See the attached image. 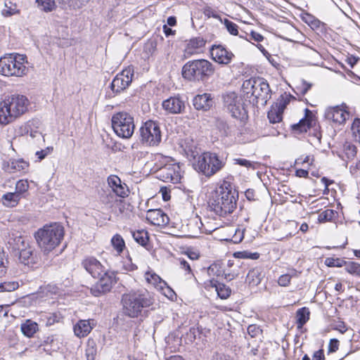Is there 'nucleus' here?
<instances>
[{
	"label": "nucleus",
	"mask_w": 360,
	"mask_h": 360,
	"mask_svg": "<svg viewBox=\"0 0 360 360\" xmlns=\"http://www.w3.org/2000/svg\"><path fill=\"white\" fill-rule=\"evenodd\" d=\"M20 195L15 192L7 193L2 196V202L6 207H13L16 206L20 200Z\"/></svg>",
	"instance_id": "nucleus-30"
},
{
	"label": "nucleus",
	"mask_w": 360,
	"mask_h": 360,
	"mask_svg": "<svg viewBox=\"0 0 360 360\" xmlns=\"http://www.w3.org/2000/svg\"><path fill=\"white\" fill-rule=\"evenodd\" d=\"M212 104V97L210 94H198L193 99V105L197 110L207 111Z\"/></svg>",
	"instance_id": "nucleus-22"
},
{
	"label": "nucleus",
	"mask_w": 360,
	"mask_h": 360,
	"mask_svg": "<svg viewBox=\"0 0 360 360\" xmlns=\"http://www.w3.org/2000/svg\"><path fill=\"white\" fill-rule=\"evenodd\" d=\"M157 178L172 184H178L181 181L180 167L176 164H165L155 170Z\"/></svg>",
	"instance_id": "nucleus-11"
},
{
	"label": "nucleus",
	"mask_w": 360,
	"mask_h": 360,
	"mask_svg": "<svg viewBox=\"0 0 360 360\" xmlns=\"http://www.w3.org/2000/svg\"><path fill=\"white\" fill-rule=\"evenodd\" d=\"M88 0H69L68 6L73 9L82 7Z\"/></svg>",
	"instance_id": "nucleus-52"
},
{
	"label": "nucleus",
	"mask_w": 360,
	"mask_h": 360,
	"mask_svg": "<svg viewBox=\"0 0 360 360\" xmlns=\"http://www.w3.org/2000/svg\"><path fill=\"white\" fill-rule=\"evenodd\" d=\"M37 6L44 12H51L56 9V4L55 0H36Z\"/></svg>",
	"instance_id": "nucleus-34"
},
{
	"label": "nucleus",
	"mask_w": 360,
	"mask_h": 360,
	"mask_svg": "<svg viewBox=\"0 0 360 360\" xmlns=\"http://www.w3.org/2000/svg\"><path fill=\"white\" fill-rule=\"evenodd\" d=\"M132 236L135 241L142 246H146L148 241V233L145 230H139L131 232Z\"/></svg>",
	"instance_id": "nucleus-33"
},
{
	"label": "nucleus",
	"mask_w": 360,
	"mask_h": 360,
	"mask_svg": "<svg viewBox=\"0 0 360 360\" xmlns=\"http://www.w3.org/2000/svg\"><path fill=\"white\" fill-rule=\"evenodd\" d=\"M210 53L212 59L215 62L223 65L230 63L233 57V54L221 45H213L210 49Z\"/></svg>",
	"instance_id": "nucleus-15"
},
{
	"label": "nucleus",
	"mask_w": 360,
	"mask_h": 360,
	"mask_svg": "<svg viewBox=\"0 0 360 360\" xmlns=\"http://www.w3.org/2000/svg\"><path fill=\"white\" fill-rule=\"evenodd\" d=\"M214 72L212 63L205 59L189 60L182 68V76L189 81L205 82Z\"/></svg>",
	"instance_id": "nucleus-5"
},
{
	"label": "nucleus",
	"mask_w": 360,
	"mask_h": 360,
	"mask_svg": "<svg viewBox=\"0 0 360 360\" xmlns=\"http://www.w3.org/2000/svg\"><path fill=\"white\" fill-rule=\"evenodd\" d=\"M212 360H230L229 358L226 356L225 354H220V353H215L212 357Z\"/></svg>",
	"instance_id": "nucleus-64"
},
{
	"label": "nucleus",
	"mask_w": 360,
	"mask_h": 360,
	"mask_svg": "<svg viewBox=\"0 0 360 360\" xmlns=\"http://www.w3.org/2000/svg\"><path fill=\"white\" fill-rule=\"evenodd\" d=\"M108 183L116 195L123 198L128 196L129 188L124 183H122L117 176H109Z\"/></svg>",
	"instance_id": "nucleus-18"
},
{
	"label": "nucleus",
	"mask_w": 360,
	"mask_h": 360,
	"mask_svg": "<svg viewBox=\"0 0 360 360\" xmlns=\"http://www.w3.org/2000/svg\"><path fill=\"white\" fill-rule=\"evenodd\" d=\"M203 13L208 18H214L216 19H219L222 22V19L220 17V15L217 14L211 7H205L203 10Z\"/></svg>",
	"instance_id": "nucleus-50"
},
{
	"label": "nucleus",
	"mask_w": 360,
	"mask_h": 360,
	"mask_svg": "<svg viewBox=\"0 0 360 360\" xmlns=\"http://www.w3.org/2000/svg\"><path fill=\"white\" fill-rule=\"evenodd\" d=\"M353 135H360V118H356L352 125Z\"/></svg>",
	"instance_id": "nucleus-56"
},
{
	"label": "nucleus",
	"mask_w": 360,
	"mask_h": 360,
	"mask_svg": "<svg viewBox=\"0 0 360 360\" xmlns=\"http://www.w3.org/2000/svg\"><path fill=\"white\" fill-rule=\"evenodd\" d=\"M310 311L307 307H302L296 312L297 326L302 328L309 319Z\"/></svg>",
	"instance_id": "nucleus-29"
},
{
	"label": "nucleus",
	"mask_w": 360,
	"mask_h": 360,
	"mask_svg": "<svg viewBox=\"0 0 360 360\" xmlns=\"http://www.w3.org/2000/svg\"><path fill=\"white\" fill-rule=\"evenodd\" d=\"M8 258L4 248H0V277L6 274L8 268Z\"/></svg>",
	"instance_id": "nucleus-41"
},
{
	"label": "nucleus",
	"mask_w": 360,
	"mask_h": 360,
	"mask_svg": "<svg viewBox=\"0 0 360 360\" xmlns=\"http://www.w3.org/2000/svg\"><path fill=\"white\" fill-rule=\"evenodd\" d=\"M335 214H337V212L335 210L327 209L319 214L318 220L320 223L330 221L335 217Z\"/></svg>",
	"instance_id": "nucleus-39"
},
{
	"label": "nucleus",
	"mask_w": 360,
	"mask_h": 360,
	"mask_svg": "<svg viewBox=\"0 0 360 360\" xmlns=\"http://www.w3.org/2000/svg\"><path fill=\"white\" fill-rule=\"evenodd\" d=\"M349 116V112L339 106L328 108L325 112L326 120L338 124L344 123Z\"/></svg>",
	"instance_id": "nucleus-17"
},
{
	"label": "nucleus",
	"mask_w": 360,
	"mask_h": 360,
	"mask_svg": "<svg viewBox=\"0 0 360 360\" xmlns=\"http://www.w3.org/2000/svg\"><path fill=\"white\" fill-rule=\"evenodd\" d=\"M64 227L58 222L46 224L34 233L35 239L40 248L49 252L60 243L64 237Z\"/></svg>",
	"instance_id": "nucleus-3"
},
{
	"label": "nucleus",
	"mask_w": 360,
	"mask_h": 360,
	"mask_svg": "<svg viewBox=\"0 0 360 360\" xmlns=\"http://www.w3.org/2000/svg\"><path fill=\"white\" fill-rule=\"evenodd\" d=\"M206 41L202 37H195L191 39L188 43V46L193 49H199L205 45Z\"/></svg>",
	"instance_id": "nucleus-48"
},
{
	"label": "nucleus",
	"mask_w": 360,
	"mask_h": 360,
	"mask_svg": "<svg viewBox=\"0 0 360 360\" xmlns=\"http://www.w3.org/2000/svg\"><path fill=\"white\" fill-rule=\"evenodd\" d=\"M248 332L252 337H255L259 332V328L256 325H250L248 328Z\"/></svg>",
	"instance_id": "nucleus-62"
},
{
	"label": "nucleus",
	"mask_w": 360,
	"mask_h": 360,
	"mask_svg": "<svg viewBox=\"0 0 360 360\" xmlns=\"http://www.w3.org/2000/svg\"><path fill=\"white\" fill-rule=\"evenodd\" d=\"M153 301L152 295L146 289L131 290L122 297L124 314L131 318L138 317L142 309L149 307Z\"/></svg>",
	"instance_id": "nucleus-2"
},
{
	"label": "nucleus",
	"mask_w": 360,
	"mask_h": 360,
	"mask_svg": "<svg viewBox=\"0 0 360 360\" xmlns=\"http://www.w3.org/2000/svg\"><path fill=\"white\" fill-rule=\"evenodd\" d=\"M180 267L182 269H184L187 274H192V269L191 268L190 264L186 261L184 259H179Z\"/></svg>",
	"instance_id": "nucleus-57"
},
{
	"label": "nucleus",
	"mask_w": 360,
	"mask_h": 360,
	"mask_svg": "<svg viewBox=\"0 0 360 360\" xmlns=\"http://www.w3.org/2000/svg\"><path fill=\"white\" fill-rule=\"evenodd\" d=\"M292 98H293V96L290 94H285L284 95H281L274 106L283 112L285 108L289 104Z\"/></svg>",
	"instance_id": "nucleus-37"
},
{
	"label": "nucleus",
	"mask_w": 360,
	"mask_h": 360,
	"mask_svg": "<svg viewBox=\"0 0 360 360\" xmlns=\"http://www.w3.org/2000/svg\"><path fill=\"white\" fill-rule=\"evenodd\" d=\"M245 34L249 37L248 39L246 38L248 41L254 40L255 41L260 42L264 39V37L255 31H251L250 34H248L247 33H245Z\"/></svg>",
	"instance_id": "nucleus-53"
},
{
	"label": "nucleus",
	"mask_w": 360,
	"mask_h": 360,
	"mask_svg": "<svg viewBox=\"0 0 360 360\" xmlns=\"http://www.w3.org/2000/svg\"><path fill=\"white\" fill-rule=\"evenodd\" d=\"M20 328L23 335L30 338L38 330V325L36 322L28 319L21 324Z\"/></svg>",
	"instance_id": "nucleus-28"
},
{
	"label": "nucleus",
	"mask_w": 360,
	"mask_h": 360,
	"mask_svg": "<svg viewBox=\"0 0 360 360\" xmlns=\"http://www.w3.org/2000/svg\"><path fill=\"white\" fill-rule=\"evenodd\" d=\"M243 238V231H240V229H237L236 233L233 237V241L235 243H240Z\"/></svg>",
	"instance_id": "nucleus-61"
},
{
	"label": "nucleus",
	"mask_w": 360,
	"mask_h": 360,
	"mask_svg": "<svg viewBox=\"0 0 360 360\" xmlns=\"http://www.w3.org/2000/svg\"><path fill=\"white\" fill-rule=\"evenodd\" d=\"M215 127L217 129L216 133H219L221 134H228L231 131L229 130V127L227 125L226 122L221 119H217L215 120Z\"/></svg>",
	"instance_id": "nucleus-42"
},
{
	"label": "nucleus",
	"mask_w": 360,
	"mask_h": 360,
	"mask_svg": "<svg viewBox=\"0 0 360 360\" xmlns=\"http://www.w3.org/2000/svg\"><path fill=\"white\" fill-rule=\"evenodd\" d=\"M59 316L56 314H50L49 317H47L46 325L51 326L53 325L56 322H58Z\"/></svg>",
	"instance_id": "nucleus-63"
},
{
	"label": "nucleus",
	"mask_w": 360,
	"mask_h": 360,
	"mask_svg": "<svg viewBox=\"0 0 360 360\" xmlns=\"http://www.w3.org/2000/svg\"><path fill=\"white\" fill-rule=\"evenodd\" d=\"M224 22L227 31L232 35L236 36L238 35V26L233 22L229 20L227 18H225Z\"/></svg>",
	"instance_id": "nucleus-44"
},
{
	"label": "nucleus",
	"mask_w": 360,
	"mask_h": 360,
	"mask_svg": "<svg viewBox=\"0 0 360 360\" xmlns=\"http://www.w3.org/2000/svg\"><path fill=\"white\" fill-rule=\"evenodd\" d=\"M346 271L352 274L360 276V264L354 262L346 263Z\"/></svg>",
	"instance_id": "nucleus-46"
},
{
	"label": "nucleus",
	"mask_w": 360,
	"mask_h": 360,
	"mask_svg": "<svg viewBox=\"0 0 360 360\" xmlns=\"http://www.w3.org/2000/svg\"><path fill=\"white\" fill-rule=\"evenodd\" d=\"M339 341L336 339H332L330 341L328 351L329 352H335L338 349Z\"/></svg>",
	"instance_id": "nucleus-59"
},
{
	"label": "nucleus",
	"mask_w": 360,
	"mask_h": 360,
	"mask_svg": "<svg viewBox=\"0 0 360 360\" xmlns=\"http://www.w3.org/2000/svg\"><path fill=\"white\" fill-rule=\"evenodd\" d=\"M242 88L245 94L253 97V103L265 105L271 98V89L266 79L262 77H252L243 82Z\"/></svg>",
	"instance_id": "nucleus-6"
},
{
	"label": "nucleus",
	"mask_w": 360,
	"mask_h": 360,
	"mask_svg": "<svg viewBox=\"0 0 360 360\" xmlns=\"http://www.w3.org/2000/svg\"><path fill=\"white\" fill-rule=\"evenodd\" d=\"M234 161L236 164L246 167H250L252 165V162L246 159L237 158L234 159Z\"/></svg>",
	"instance_id": "nucleus-60"
},
{
	"label": "nucleus",
	"mask_w": 360,
	"mask_h": 360,
	"mask_svg": "<svg viewBox=\"0 0 360 360\" xmlns=\"http://www.w3.org/2000/svg\"><path fill=\"white\" fill-rule=\"evenodd\" d=\"M179 145L190 161L195 160L200 153L197 141H194L192 136H184L181 139Z\"/></svg>",
	"instance_id": "nucleus-14"
},
{
	"label": "nucleus",
	"mask_w": 360,
	"mask_h": 360,
	"mask_svg": "<svg viewBox=\"0 0 360 360\" xmlns=\"http://www.w3.org/2000/svg\"><path fill=\"white\" fill-rule=\"evenodd\" d=\"M209 275H213L219 276L222 274V271L220 270L219 265L217 264H211L207 269Z\"/></svg>",
	"instance_id": "nucleus-51"
},
{
	"label": "nucleus",
	"mask_w": 360,
	"mask_h": 360,
	"mask_svg": "<svg viewBox=\"0 0 360 360\" xmlns=\"http://www.w3.org/2000/svg\"><path fill=\"white\" fill-rule=\"evenodd\" d=\"M26 56L20 54H6L0 58V74L6 76L20 77L25 74V60Z\"/></svg>",
	"instance_id": "nucleus-7"
},
{
	"label": "nucleus",
	"mask_w": 360,
	"mask_h": 360,
	"mask_svg": "<svg viewBox=\"0 0 360 360\" xmlns=\"http://www.w3.org/2000/svg\"><path fill=\"white\" fill-rule=\"evenodd\" d=\"M94 323L90 320H80L74 326V333L77 337H85L93 329Z\"/></svg>",
	"instance_id": "nucleus-25"
},
{
	"label": "nucleus",
	"mask_w": 360,
	"mask_h": 360,
	"mask_svg": "<svg viewBox=\"0 0 360 360\" xmlns=\"http://www.w3.org/2000/svg\"><path fill=\"white\" fill-rule=\"evenodd\" d=\"M112 128L116 135H133L134 118L127 112H118L112 117Z\"/></svg>",
	"instance_id": "nucleus-9"
},
{
	"label": "nucleus",
	"mask_w": 360,
	"mask_h": 360,
	"mask_svg": "<svg viewBox=\"0 0 360 360\" xmlns=\"http://www.w3.org/2000/svg\"><path fill=\"white\" fill-rule=\"evenodd\" d=\"M311 84L308 83L305 80H302L300 86L297 88L300 91L301 94L304 95L311 89Z\"/></svg>",
	"instance_id": "nucleus-55"
},
{
	"label": "nucleus",
	"mask_w": 360,
	"mask_h": 360,
	"mask_svg": "<svg viewBox=\"0 0 360 360\" xmlns=\"http://www.w3.org/2000/svg\"><path fill=\"white\" fill-rule=\"evenodd\" d=\"M20 11L17 8V6L11 1L5 2V8L2 11V15L6 17L11 16L14 14L19 13Z\"/></svg>",
	"instance_id": "nucleus-40"
},
{
	"label": "nucleus",
	"mask_w": 360,
	"mask_h": 360,
	"mask_svg": "<svg viewBox=\"0 0 360 360\" xmlns=\"http://www.w3.org/2000/svg\"><path fill=\"white\" fill-rule=\"evenodd\" d=\"M225 164V160L217 153L205 152L198 155V162L194 164V167L196 170L210 177L220 171Z\"/></svg>",
	"instance_id": "nucleus-8"
},
{
	"label": "nucleus",
	"mask_w": 360,
	"mask_h": 360,
	"mask_svg": "<svg viewBox=\"0 0 360 360\" xmlns=\"http://www.w3.org/2000/svg\"><path fill=\"white\" fill-rule=\"evenodd\" d=\"M292 278V275H290V274H283L278 278V283L281 286L286 287L290 284Z\"/></svg>",
	"instance_id": "nucleus-49"
},
{
	"label": "nucleus",
	"mask_w": 360,
	"mask_h": 360,
	"mask_svg": "<svg viewBox=\"0 0 360 360\" xmlns=\"http://www.w3.org/2000/svg\"><path fill=\"white\" fill-rule=\"evenodd\" d=\"M162 108L169 113L178 114L184 110L185 104L179 97H170L162 102Z\"/></svg>",
	"instance_id": "nucleus-21"
},
{
	"label": "nucleus",
	"mask_w": 360,
	"mask_h": 360,
	"mask_svg": "<svg viewBox=\"0 0 360 360\" xmlns=\"http://www.w3.org/2000/svg\"><path fill=\"white\" fill-rule=\"evenodd\" d=\"M29 163L23 159L10 160L3 165L4 169L10 173L15 172H25L28 169Z\"/></svg>",
	"instance_id": "nucleus-23"
},
{
	"label": "nucleus",
	"mask_w": 360,
	"mask_h": 360,
	"mask_svg": "<svg viewBox=\"0 0 360 360\" xmlns=\"http://www.w3.org/2000/svg\"><path fill=\"white\" fill-rule=\"evenodd\" d=\"M99 280L91 288V293L95 297L101 296L110 292L112 285L116 283V276L114 271H105L98 277Z\"/></svg>",
	"instance_id": "nucleus-10"
},
{
	"label": "nucleus",
	"mask_w": 360,
	"mask_h": 360,
	"mask_svg": "<svg viewBox=\"0 0 360 360\" xmlns=\"http://www.w3.org/2000/svg\"><path fill=\"white\" fill-rule=\"evenodd\" d=\"M238 198V191L232 187L229 182L224 181L212 193L208 201V207L217 215L224 217L236 210Z\"/></svg>",
	"instance_id": "nucleus-1"
},
{
	"label": "nucleus",
	"mask_w": 360,
	"mask_h": 360,
	"mask_svg": "<svg viewBox=\"0 0 360 360\" xmlns=\"http://www.w3.org/2000/svg\"><path fill=\"white\" fill-rule=\"evenodd\" d=\"M26 240H27V238H25L21 236L15 237L14 238H13V243H12V244L13 245V248L15 250L18 247L20 246L21 244L22 243H24Z\"/></svg>",
	"instance_id": "nucleus-58"
},
{
	"label": "nucleus",
	"mask_w": 360,
	"mask_h": 360,
	"mask_svg": "<svg viewBox=\"0 0 360 360\" xmlns=\"http://www.w3.org/2000/svg\"><path fill=\"white\" fill-rule=\"evenodd\" d=\"M263 277L262 271L259 268H254L249 271L246 281L250 285L256 286L261 283Z\"/></svg>",
	"instance_id": "nucleus-27"
},
{
	"label": "nucleus",
	"mask_w": 360,
	"mask_h": 360,
	"mask_svg": "<svg viewBox=\"0 0 360 360\" xmlns=\"http://www.w3.org/2000/svg\"><path fill=\"white\" fill-rule=\"evenodd\" d=\"M198 333V329L194 327H192L186 333V338L188 340V342H193L195 340L196 335Z\"/></svg>",
	"instance_id": "nucleus-54"
},
{
	"label": "nucleus",
	"mask_w": 360,
	"mask_h": 360,
	"mask_svg": "<svg viewBox=\"0 0 360 360\" xmlns=\"http://www.w3.org/2000/svg\"><path fill=\"white\" fill-rule=\"evenodd\" d=\"M44 126L40 120H29L20 127V135H35L39 134L42 135Z\"/></svg>",
	"instance_id": "nucleus-19"
},
{
	"label": "nucleus",
	"mask_w": 360,
	"mask_h": 360,
	"mask_svg": "<svg viewBox=\"0 0 360 360\" xmlns=\"http://www.w3.org/2000/svg\"><path fill=\"white\" fill-rule=\"evenodd\" d=\"M134 69L131 67L123 70L112 79L110 88L114 94H120L125 90L131 83Z\"/></svg>",
	"instance_id": "nucleus-12"
},
{
	"label": "nucleus",
	"mask_w": 360,
	"mask_h": 360,
	"mask_svg": "<svg viewBox=\"0 0 360 360\" xmlns=\"http://www.w3.org/2000/svg\"><path fill=\"white\" fill-rule=\"evenodd\" d=\"M212 285L215 288L218 296L221 299H227L231 293V290L229 287L224 283H218L217 281H211Z\"/></svg>",
	"instance_id": "nucleus-31"
},
{
	"label": "nucleus",
	"mask_w": 360,
	"mask_h": 360,
	"mask_svg": "<svg viewBox=\"0 0 360 360\" xmlns=\"http://www.w3.org/2000/svg\"><path fill=\"white\" fill-rule=\"evenodd\" d=\"M140 135H161L160 124L153 120H148L141 127Z\"/></svg>",
	"instance_id": "nucleus-26"
},
{
	"label": "nucleus",
	"mask_w": 360,
	"mask_h": 360,
	"mask_svg": "<svg viewBox=\"0 0 360 360\" xmlns=\"http://www.w3.org/2000/svg\"><path fill=\"white\" fill-rule=\"evenodd\" d=\"M111 244L118 254L122 253L125 248L124 240L118 233L113 236L111 239Z\"/></svg>",
	"instance_id": "nucleus-35"
},
{
	"label": "nucleus",
	"mask_w": 360,
	"mask_h": 360,
	"mask_svg": "<svg viewBox=\"0 0 360 360\" xmlns=\"http://www.w3.org/2000/svg\"><path fill=\"white\" fill-rule=\"evenodd\" d=\"M325 264L330 267H341L346 264V262L340 258L327 257L325 260Z\"/></svg>",
	"instance_id": "nucleus-45"
},
{
	"label": "nucleus",
	"mask_w": 360,
	"mask_h": 360,
	"mask_svg": "<svg viewBox=\"0 0 360 360\" xmlns=\"http://www.w3.org/2000/svg\"><path fill=\"white\" fill-rule=\"evenodd\" d=\"M19 288L17 281H5L0 283V292H11Z\"/></svg>",
	"instance_id": "nucleus-43"
},
{
	"label": "nucleus",
	"mask_w": 360,
	"mask_h": 360,
	"mask_svg": "<svg viewBox=\"0 0 360 360\" xmlns=\"http://www.w3.org/2000/svg\"><path fill=\"white\" fill-rule=\"evenodd\" d=\"M29 188V184L27 181L25 180H20L16 183L15 185V193H18L20 197L22 193L26 192Z\"/></svg>",
	"instance_id": "nucleus-47"
},
{
	"label": "nucleus",
	"mask_w": 360,
	"mask_h": 360,
	"mask_svg": "<svg viewBox=\"0 0 360 360\" xmlns=\"http://www.w3.org/2000/svg\"><path fill=\"white\" fill-rule=\"evenodd\" d=\"M146 219L155 226H163L169 223V217L160 209L149 210L146 213Z\"/></svg>",
	"instance_id": "nucleus-20"
},
{
	"label": "nucleus",
	"mask_w": 360,
	"mask_h": 360,
	"mask_svg": "<svg viewBox=\"0 0 360 360\" xmlns=\"http://www.w3.org/2000/svg\"><path fill=\"white\" fill-rule=\"evenodd\" d=\"M229 110H230L231 115L235 118L243 120L247 116L245 108L239 103H230L229 105Z\"/></svg>",
	"instance_id": "nucleus-32"
},
{
	"label": "nucleus",
	"mask_w": 360,
	"mask_h": 360,
	"mask_svg": "<svg viewBox=\"0 0 360 360\" xmlns=\"http://www.w3.org/2000/svg\"><path fill=\"white\" fill-rule=\"evenodd\" d=\"M267 117L271 123H278L282 120L283 112L278 109V108L273 105L268 112Z\"/></svg>",
	"instance_id": "nucleus-36"
},
{
	"label": "nucleus",
	"mask_w": 360,
	"mask_h": 360,
	"mask_svg": "<svg viewBox=\"0 0 360 360\" xmlns=\"http://www.w3.org/2000/svg\"><path fill=\"white\" fill-rule=\"evenodd\" d=\"M316 119L313 112L308 108L304 109V117L299 122L290 125L294 133H307L309 129L314 127Z\"/></svg>",
	"instance_id": "nucleus-13"
},
{
	"label": "nucleus",
	"mask_w": 360,
	"mask_h": 360,
	"mask_svg": "<svg viewBox=\"0 0 360 360\" xmlns=\"http://www.w3.org/2000/svg\"><path fill=\"white\" fill-rule=\"evenodd\" d=\"M29 101L26 96L13 94L6 96L0 103V124H7L27 109Z\"/></svg>",
	"instance_id": "nucleus-4"
},
{
	"label": "nucleus",
	"mask_w": 360,
	"mask_h": 360,
	"mask_svg": "<svg viewBox=\"0 0 360 360\" xmlns=\"http://www.w3.org/2000/svg\"><path fill=\"white\" fill-rule=\"evenodd\" d=\"M19 260L25 265H30L37 264L38 262V256L34 247L28 248L19 255Z\"/></svg>",
	"instance_id": "nucleus-24"
},
{
	"label": "nucleus",
	"mask_w": 360,
	"mask_h": 360,
	"mask_svg": "<svg viewBox=\"0 0 360 360\" xmlns=\"http://www.w3.org/2000/svg\"><path fill=\"white\" fill-rule=\"evenodd\" d=\"M82 266L94 278H98L105 271L101 262L94 257H87L82 262Z\"/></svg>",
	"instance_id": "nucleus-16"
},
{
	"label": "nucleus",
	"mask_w": 360,
	"mask_h": 360,
	"mask_svg": "<svg viewBox=\"0 0 360 360\" xmlns=\"http://www.w3.org/2000/svg\"><path fill=\"white\" fill-rule=\"evenodd\" d=\"M344 153L347 160H352L356 155V147L349 142H345L343 146Z\"/></svg>",
	"instance_id": "nucleus-38"
}]
</instances>
